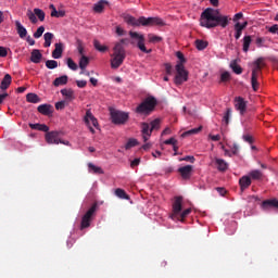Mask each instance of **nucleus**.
<instances>
[{"mask_svg": "<svg viewBox=\"0 0 278 278\" xmlns=\"http://www.w3.org/2000/svg\"><path fill=\"white\" fill-rule=\"evenodd\" d=\"M200 25L212 29V27H227L229 25V16L220 14L218 10L206 9L201 14Z\"/></svg>", "mask_w": 278, "mask_h": 278, "instance_id": "obj_1", "label": "nucleus"}, {"mask_svg": "<svg viewBox=\"0 0 278 278\" xmlns=\"http://www.w3.org/2000/svg\"><path fill=\"white\" fill-rule=\"evenodd\" d=\"M125 22L132 27H140V25H142L143 27H153L155 25H159L160 27L164 26V21L160 17L147 18L144 16H141L139 18H136L131 15H127L125 16Z\"/></svg>", "mask_w": 278, "mask_h": 278, "instance_id": "obj_2", "label": "nucleus"}, {"mask_svg": "<svg viewBox=\"0 0 278 278\" xmlns=\"http://www.w3.org/2000/svg\"><path fill=\"white\" fill-rule=\"evenodd\" d=\"M182 205L184 198L176 197L173 203V213L170 215L172 220H180V223H184V219L191 214L192 208H186L185 211H181L184 208Z\"/></svg>", "mask_w": 278, "mask_h": 278, "instance_id": "obj_3", "label": "nucleus"}, {"mask_svg": "<svg viewBox=\"0 0 278 278\" xmlns=\"http://www.w3.org/2000/svg\"><path fill=\"white\" fill-rule=\"evenodd\" d=\"M125 48L123 42H118L113 48V54H111V68H119L125 62Z\"/></svg>", "mask_w": 278, "mask_h": 278, "instance_id": "obj_4", "label": "nucleus"}, {"mask_svg": "<svg viewBox=\"0 0 278 278\" xmlns=\"http://www.w3.org/2000/svg\"><path fill=\"white\" fill-rule=\"evenodd\" d=\"M62 136H66L65 130L48 131L46 134V142L48 144H65L66 147H68V144H71V142L68 140H66V141L62 140L61 139Z\"/></svg>", "mask_w": 278, "mask_h": 278, "instance_id": "obj_5", "label": "nucleus"}, {"mask_svg": "<svg viewBox=\"0 0 278 278\" xmlns=\"http://www.w3.org/2000/svg\"><path fill=\"white\" fill-rule=\"evenodd\" d=\"M157 104V100L153 97H148L141 102L137 109V114H151L153 112L155 105Z\"/></svg>", "mask_w": 278, "mask_h": 278, "instance_id": "obj_6", "label": "nucleus"}, {"mask_svg": "<svg viewBox=\"0 0 278 278\" xmlns=\"http://www.w3.org/2000/svg\"><path fill=\"white\" fill-rule=\"evenodd\" d=\"M111 121L114 125H125L129 121V113L118 111L115 109L110 110Z\"/></svg>", "mask_w": 278, "mask_h": 278, "instance_id": "obj_7", "label": "nucleus"}, {"mask_svg": "<svg viewBox=\"0 0 278 278\" xmlns=\"http://www.w3.org/2000/svg\"><path fill=\"white\" fill-rule=\"evenodd\" d=\"M129 36L132 40V43H136L138 49L142 51V53H151V50H148L147 46H144V35L136 31H130Z\"/></svg>", "mask_w": 278, "mask_h": 278, "instance_id": "obj_8", "label": "nucleus"}, {"mask_svg": "<svg viewBox=\"0 0 278 278\" xmlns=\"http://www.w3.org/2000/svg\"><path fill=\"white\" fill-rule=\"evenodd\" d=\"M76 48L79 55H81V58L79 59V68L81 70L80 74H84V71H86L88 64H90V59L84 55V43L81 42V40L76 41Z\"/></svg>", "mask_w": 278, "mask_h": 278, "instance_id": "obj_9", "label": "nucleus"}, {"mask_svg": "<svg viewBox=\"0 0 278 278\" xmlns=\"http://www.w3.org/2000/svg\"><path fill=\"white\" fill-rule=\"evenodd\" d=\"M184 81H188V71L184 67L182 63L176 64V76H175V84L180 86Z\"/></svg>", "mask_w": 278, "mask_h": 278, "instance_id": "obj_10", "label": "nucleus"}, {"mask_svg": "<svg viewBox=\"0 0 278 278\" xmlns=\"http://www.w3.org/2000/svg\"><path fill=\"white\" fill-rule=\"evenodd\" d=\"M85 123L88 127V129L91 131V134H94L96 129H99V121H97V117L88 110L85 115Z\"/></svg>", "mask_w": 278, "mask_h": 278, "instance_id": "obj_11", "label": "nucleus"}, {"mask_svg": "<svg viewBox=\"0 0 278 278\" xmlns=\"http://www.w3.org/2000/svg\"><path fill=\"white\" fill-rule=\"evenodd\" d=\"M96 212H97V204L92 205L84 215L80 229H86L90 227V222L92 220V216H94Z\"/></svg>", "mask_w": 278, "mask_h": 278, "instance_id": "obj_12", "label": "nucleus"}, {"mask_svg": "<svg viewBox=\"0 0 278 278\" xmlns=\"http://www.w3.org/2000/svg\"><path fill=\"white\" fill-rule=\"evenodd\" d=\"M261 71H262V67H260V65H253L251 84H252V88H253L254 92H257V90L260 88V83L257 81V79H260Z\"/></svg>", "mask_w": 278, "mask_h": 278, "instance_id": "obj_13", "label": "nucleus"}, {"mask_svg": "<svg viewBox=\"0 0 278 278\" xmlns=\"http://www.w3.org/2000/svg\"><path fill=\"white\" fill-rule=\"evenodd\" d=\"M61 94H63L65 99L55 103V110H64V108H67L71 103V90L62 89Z\"/></svg>", "mask_w": 278, "mask_h": 278, "instance_id": "obj_14", "label": "nucleus"}, {"mask_svg": "<svg viewBox=\"0 0 278 278\" xmlns=\"http://www.w3.org/2000/svg\"><path fill=\"white\" fill-rule=\"evenodd\" d=\"M192 170H194V167L192 165H186L178 169L182 179H189L192 175Z\"/></svg>", "mask_w": 278, "mask_h": 278, "instance_id": "obj_15", "label": "nucleus"}, {"mask_svg": "<svg viewBox=\"0 0 278 278\" xmlns=\"http://www.w3.org/2000/svg\"><path fill=\"white\" fill-rule=\"evenodd\" d=\"M141 131H142L143 142H147V140L151 138V134L153 132V129H151V125L143 123L141 126Z\"/></svg>", "mask_w": 278, "mask_h": 278, "instance_id": "obj_16", "label": "nucleus"}, {"mask_svg": "<svg viewBox=\"0 0 278 278\" xmlns=\"http://www.w3.org/2000/svg\"><path fill=\"white\" fill-rule=\"evenodd\" d=\"M235 108L240 112V114H244L247 112V101L243 98H236Z\"/></svg>", "mask_w": 278, "mask_h": 278, "instance_id": "obj_17", "label": "nucleus"}, {"mask_svg": "<svg viewBox=\"0 0 278 278\" xmlns=\"http://www.w3.org/2000/svg\"><path fill=\"white\" fill-rule=\"evenodd\" d=\"M229 147H230V150H227L225 146H222V149L225 155L228 157H232V155H238V152L240 151V148L238 147V144L233 143L232 146H229Z\"/></svg>", "mask_w": 278, "mask_h": 278, "instance_id": "obj_18", "label": "nucleus"}, {"mask_svg": "<svg viewBox=\"0 0 278 278\" xmlns=\"http://www.w3.org/2000/svg\"><path fill=\"white\" fill-rule=\"evenodd\" d=\"M30 62L33 64H40L42 62V53L38 49H34L30 53Z\"/></svg>", "mask_w": 278, "mask_h": 278, "instance_id": "obj_19", "label": "nucleus"}, {"mask_svg": "<svg viewBox=\"0 0 278 278\" xmlns=\"http://www.w3.org/2000/svg\"><path fill=\"white\" fill-rule=\"evenodd\" d=\"M15 29L20 38H27V28L21 24V21H15Z\"/></svg>", "mask_w": 278, "mask_h": 278, "instance_id": "obj_20", "label": "nucleus"}, {"mask_svg": "<svg viewBox=\"0 0 278 278\" xmlns=\"http://www.w3.org/2000/svg\"><path fill=\"white\" fill-rule=\"evenodd\" d=\"M39 114H43V116H50V114H52L53 111V106L51 104H40L37 108Z\"/></svg>", "mask_w": 278, "mask_h": 278, "instance_id": "obj_21", "label": "nucleus"}, {"mask_svg": "<svg viewBox=\"0 0 278 278\" xmlns=\"http://www.w3.org/2000/svg\"><path fill=\"white\" fill-rule=\"evenodd\" d=\"M11 85H12V76L10 74H5L0 84V90H8Z\"/></svg>", "mask_w": 278, "mask_h": 278, "instance_id": "obj_22", "label": "nucleus"}, {"mask_svg": "<svg viewBox=\"0 0 278 278\" xmlns=\"http://www.w3.org/2000/svg\"><path fill=\"white\" fill-rule=\"evenodd\" d=\"M247 25H249L248 22H244L243 24H240V22H238L237 24H235V38L236 40H240V36H242V29L247 28Z\"/></svg>", "mask_w": 278, "mask_h": 278, "instance_id": "obj_23", "label": "nucleus"}, {"mask_svg": "<svg viewBox=\"0 0 278 278\" xmlns=\"http://www.w3.org/2000/svg\"><path fill=\"white\" fill-rule=\"evenodd\" d=\"M54 47H55V48H54V50L52 51V58H53L54 60H60V58H62V53H63V51H64L63 45L59 42V43H55Z\"/></svg>", "mask_w": 278, "mask_h": 278, "instance_id": "obj_24", "label": "nucleus"}, {"mask_svg": "<svg viewBox=\"0 0 278 278\" xmlns=\"http://www.w3.org/2000/svg\"><path fill=\"white\" fill-rule=\"evenodd\" d=\"M52 84L55 88H59V86H66L68 84V76L63 75L61 77H58L53 80Z\"/></svg>", "mask_w": 278, "mask_h": 278, "instance_id": "obj_25", "label": "nucleus"}, {"mask_svg": "<svg viewBox=\"0 0 278 278\" xmlns=\"http://www.w3.org/2000/svg\"><path fill=\"white\" fill-rule=\"evenodd\" d=\"M215 166L217 167L218 170L225 172L227 168H229V163H227L223 159H215Z\"/></svg>", "mask_w": 278, "mask_h": 278, "instance_id": "obj_26", "label": "nucleus"}, {"mask_svg": "<svg viewBox=\"0 0 278 278\" xmlns=\"http://www.w3.org/2000/svg\"><path fill=\"white\" fill-rule=\"evenodd\" d=\"M88 173L92 175H103V168L100 166L94 165L93 163H88Z\"/></svg>", "mask_w": 278, "mask_h": 278, "instance_id": "obj_27", "label": "nucleus"}, {"mask_svg": "<svg viewBox=\"0 0 278 278\" xmlns=\"http://www.w3.org/2000/svg\"><path fill=\"white\" fill-rule=\"evenodd\" d=\"M263 210L265 212H268V210H271V207H277L278 208V201L277 200H266L262 204Z\"/></svg>", "mask_w": 278, "mask_h": 278, "instance_id": "obj_28", "label": "nucleus"}, {"mask_svg": "<svg viewBox=\"0 0 278 278\" xmlns=\"http://www.w3.org/2000/svg\"><path fill=\"white\" fill-rule=\"evenodd\" d=\"M239 186L242 191L247 190L249 186H251V177L250 176H243L239 180Z\"/></svg>", "mask_w": 278, "mask_h": 278, "instance_id": "obj_29", "label": "nucleus"}, {"mask_svg": "<svg viewBox=\"0 0 278 278\" xmlns=\"http://www.w3.org/2000/svg\"><path fill=\"white\" fill-rule=\"evenodd\" d=\"M105 5H108L106 0H100L93 5V12L101 13L103 10H105Z\"/></svg>", "mask_w": 278, "mask_h": 278, "instance_id": "obj_30", "label": "nucleus"}, {"mask_svg": "<svg viewBox=\"0 0 278 278\" xmlns=\"http://www.w3.org/2000/svg\"><path fill=\"white\" fill-rule=\"evenodd\" d=\"M30 129H35L37 131H45L46 134L49 131V126L46 124H29Z\"/></svg>", "mask_w": 278, "mask_h": 278, "instance_id": "obj_31", "label": "nucleus"}, {"mask_svg": "<svg viewBox=\"0 0 278 278\" xmlns=\"http://www.w3.org/2000/svg\"><path fill=\"white\" fill-rule=\"evenodd\" d=\"M230 68L236 73V75H242V67L238 64V61H231Z\"/></svg>", "mask_w": 278, "mask_h": 278, "instance_id": "obj_32", "label": "nucleus"}, {"mask_svg": "<svg viewBox=\"0 0 278 278\" xmlns=\"http://www.w3.org/2000/svg\"><path fill=\"white\" fill-rule=\"evenodd\" d=\"M26 101L28 103H40V97L36 93H27Z\"/></svg>", "mask_w": 278, "mask_h": 278, "instance_id": "obj_33", "label": "nucleus"}, {"mask_svg": "<svg viewBox=\"0 0 278 278\" xmlns=\"http://www.w3.org/2000/svg\"><path fill=\"white\" fill-rule=\"evenodd\" d=\"M134 147H138V139L136 138L128 139L125 144L126 151H129V149H134Z\"/></svg>", "mask_w": 278, "mask_h": 278, "instance_id": "obj_34", "label": "nucleus"}, {"mask_svg": "<svg viewBox=\"0 0 278 278\" xmlns=\"http://www.w3.org/2000/svg\"><path fill=\"white\" fill-rule=\"evenodd\" d=\"M201 129H203V127L200 126L198 128L187 130L181 134V138H187V136H195V134H199V131H201Z\"/></svg>", "mask_w": 278, "mask_h": 278, "instance_id": "obj_35", "label": "nucleus"}, {"mask_svg": "<svg viewBox=\"0 0 278 278\" xmlns=\"http://www.w3.org/2000/svg\"><path fill=\"white\" fill-rule=\"evenodd\" d=\"M45 43L43 47L49 48L51 47V41L53 40V34L52 33H46L43 35Z\"/></svg>", "mask_w": 278, "mask_h": 278, "instance_id": "obj_36", "label": "nucleus"}, {"mask_svg": "<svg viewBox=\"0 0 278 278\" xmlns=\"http://www.w3.org/2000/svg\"><path fill=\"white\" fill-rule=\"evenodd\" d=\"M93 47H94V49H97V51H100V53H105V51H108V47L101 45V42H99V40L93 41Z\"/></svg>", "mask_w": 278, "mask_h": 278, "instance_id": "obj_37", "label": "nucleus"}, {"mask_svg": "<svg viewBox=\"0 0 278 278\" xmlns=\"http://www.w3.org/2000/svg\"><path fill=\"white\" fill-rule=\"evenodd\" d=\"M251 36H245L243 38V51L244 53H248L249 52V48L251 47Z\"/></svg>", "mask_w": 278, "mask_h": 278, "instance_id": "obj_38", "label": "nucleus"}, {"mask_svg": "<svg viewBox=\"0 0 278 278\" xmlns=\"http://www.w3.org/2000/svg\"><path fill=\"white\" fill-rule=\"evenodd\" d=\"M115 195L118 199H125V200H129V195H127V192H125V190L118 188L115 190Z\"/></svg>", "mask_w": 278, "mask_h": 278, "instance_id": "obj_39", "label": "nucleus"}, {"mask_svg": "<svg viewBox=\"0 0 278 278\" xmlns=\"http://www.w3.org/2000/svg\"><path fill=\"white\" fill-rule=\"evenodd\" d=\"M148 40H149V42H152L153 45H155L157 42H162V37L156 36L154 34H149L148 35Z\"/></svg>", "mask_w": 278, "mask_h": 278, "instance_id": "obj_40", "label": "nucleus"}, {"mask_svg": "<svg viewBox=\"0 0 278 278\" xmlns=\"http://www.w3.org/2000/svg\"><path fill=\"white\" fill-rule=\"evenodd\" d=\"M26 16H28V20H29L30 23H33L34 25H36V23H38V18L36 17V13L33 12L31 10H28V11H27Z\"/></svg>", "mask_w": 278, "mask_h": 278, "instance_id": "obj_41", "label": "nucleus"}, {"mask_svg": "<svg viewBox=\"0 0 278 278\" xmlns=\"http://www.w3.org/2000/svg\"><path fill=\"white\" fill-rule=\"evenodd\" d=\"M195 47L199 51H203V49L207 48V41H203V40H195Z\"/></svg>", "mask_w": 278, "mask_h": 278, "instance_id": "obj_42", "label": "nucleus"}, {"mask_svg": "<svg viewBox=\"0 0 278 278\" xmlns=\"http://www.w3.org/2000/svg\"><path fill=\"white\" fill-rule=\"evenodd\" d=\"M249 175L250 179H262V172H260L258 169L250 172Z\"/></svg>", "mask_w": 278, "mask_h": 278, "instance_id": "obj_43", "label": "nucleus"}, {"mask_svg": "<svg viewBox=\"0 0 278 278\" xmlns=\"http://www.w3.org/2000/svg\"><path fill=\"white\" fill-rule=\"evenodd\" d=\"M46 66L50 71H53V68H58V61H55V60H48V61H46Z\"/></svg>", "mask_w": 278, "mask_h": 278, "instance_id": "obj_44", "label": "nucleus"}, {"mask_svg": "<svg viewBox=\"0 0 278 278\" xmlns=\"http://www.w3.org/2000/svg\"><path fill=\"white\" fill-rule=\"evenodd\" d=\"M35 12V16H37V18H39V21H45V11H42L41 9H34Z\"/></svg>", "mask_w": 278, "mask_h": 278, "instance_id": "obj_45", "label": "nucleus"}, {"mask_svg": "<svg viewBox=\"0 0 278 278\" xmlns=\"http://www.w3.org/2000/svg\"><path fill=\"white\" fill-rule=\"evenodd\" d=\"M161 123H162V121L160 118H156V119L152 121L151 124H150V127H151L152 131L154 129H160V124Z\"/></svg>", "mask_w": 278, "mask_h": 278, "instance_id": "obj_46", "label": "nucleus"}, {"mask_svg": "<svg viewBox=\"0 0 278 278\" xmlns=\"http://www.w3.org/2000/svg\"><path fill=\"white\" fill-rule=\"evenodd\" d=\"M45 34V26H40L37 28V30L34 33V38H41Z\"/></svg>", "mask_w": 278, "mask_h": 278, "instance_id": "obj_47", "label": "nucleus"}, {"mask_svg": "<svg viewBox=\"0 0 278 278\" xmlns=\"http://www.w3.org/2000/svg\"><path fill=\"white\" fill-rule=\"evenodd\" d=\"M10 51V48H5L3 46H0V58H8V52Z\"/></svg>", "mask_w": 278, "mask_h": 278, "instance_id": "obj_48", "label": "nucleus"}, {"mask_svg": "<svg viewBox=\"0 0 278 278\" xmlns=\"http://www.w3.org/2000/svg\"><path fill=\"white\" fill-rule=\"evenodd\" d=\"M229 78H230L229 72H223L222 73V75H220V80L222 81H229Z\"/></svg>", "mask_w": 278, "mask_h": 278, "instance_id": "obj_49", "label": "nucleus"}, {"mask_svg": "<svg viewBox=\"0 0 278 278\" xmlns=\"http://www.w3.org/2000/svg\"><path fill=\"white\" fill-rule=\"evenodd\" d=\"M164 144H172V147H173L174 144H177V139H175V137H172L167 140H165Z\"/></svg>", "mask_w": 278, "mask_h": 278, "instance_id": "obj_50", "label": "nucleus"}, {"mask_svg": "<svg viewBox=\"0 0 278 278\" xmlns=\"http://www.w3.org/2000/svg\"><path fill=\"white\" fill-rule=\"evenodd\" d=\"M262 64H264V59L258 58L256 61L253 62V66H260L262 68Z\"/></svg>", "mask_w": 278, "mask_h": 278, "instance_id": "obj_51", "label": "nucleus"}, {"mask_svg": "<svg viewBox=\"0 0 278 278\" xmlns=\"http://www.w3.org/2000/svg\"><path fill=\"white\" fill-rule=\"evenodd\" d=\"M176 58H178V60H180L178 62V64H184V62H186V59H184V53H181V52H177Z\"/></svg>", "mask_w": 278, "mask_h": 278, "instance_id": "obj_52", "label": "nucleus"}, {"mask_svg": "<svg viewBox=\"0 0 278 278\" xmlns=\"http://www.w3.org/2000/svg\"><path fill=\"white\" fill-rule=\"evenodd\" d=\"M180 162H191V164H194V156H185L180 159Z\"/></svg>", "mask_w": 278, "mask_h": 278, "instance_id": "obj_53", "label": "nucleus"}, {"mask_svg": "<svg viewBox=\"0 0 278 278\" xmlns=\"http://www.w3.org/2000/svg\"><path fill=\"white\" fill-rule=\"evenodd\" d=\"M76 84H77L78 88H86V85L88 84V81H86V80H76Z\"/></svg>", "mask_w": 278, "mask_h": 278, "instance_id": "obj_54", "label": "nucleus"}, {"mask_svg": "<svg viewBox=\"0 0 278 278\" xmlns=\"http://www.w3.org/2000/svg\"><path fill=\"white\" fill-rule=\"evenodd\" d=\"M115 31L117 36H125V29H123L121 26H117Z\"/></svg>", "mask_w": 278, "mask_h": 278, "instance_id": "obj_55", "label": "nucleus"}, {"mask_svg": "<svg viewBox=\"0 0 278 278\" xmlns=\"http://www.w3.org/2000/svg\"><path fill=\"white\" fill-rule=\"evenodd\" d=\"M172 134H173V130H170L169 127H166V128L162 131L161 136H170Z\"/></svg>", "mask_w": 278, "mask_h": 278, "instance_id": "obj_56", "label": "nucleus"}, {"mask_svg": "<svg viewBox=\"0 0 278 278\" xmlns=\"http://www.w3.org/2000/svg\"><path fill=\"white\" fill-rule=\"evenodd\" d=\"M8 97H10L8 92L0 93V105L5 101V99H8Z\"/></svg>", "mask_w": 278, "mask_h": 278, "instance_id": "obj_57", "label": "nucleus"}, {"mask_svg": "<svg viewBox=\"0 0 278 278\" xmlns=\"http://www.w3.org/2000/svg\"><path fill=\"white\" fill-rule=\"evenodd\" d=\"M208 138L213 140V142H218V140H220V135H210Z\"/></svg>", "mask_w": 278, "mask_h": 278, "instance_id": "obj_58", "label": "nucleus"}, {"mask_svg": "<svg viewBox=\"0 0 278 278\" xmlns=\"http://www.w3.org/2000/svg\"><path fill=\"white\" fill-rule=\"evenodd\" d=\"M26 41L28 42V45H29L30 47H34V45H36V40H34V38H31V36H28V37L26 38Z\"/></svg>", "mask_w": 278, "mask_h": 278, "instance_id": "obj_59", "label": "nucleus"}, {"mask_svg": "<svg viewBox=\"0 0 278 278\" xmlns=\"http://www.w3.org/2000/svg\"><path fill=\"white\" fill-rule=\"evenodd\" d=\"M139 165H140V159H135L130 163L131 168H134L135 166H139Z\"/></svg>", "mask_w": 278, "mask_h": 278, "instance_id": "obj_60", "label": "nucleus"}, {"mask_svg": "<svg viewBox=\"0 0 278 278\" xmlns=\"http://www.w3.org/2000/svg\"><path fill=\"white\" fill-rule=\"evenodd\" d=\"M50 8L52 9L51 16L58 17L59 15H58V10L55 9V7L53 4H51Z\"/></svg>", "mask_w": 278, "mask_h": 278, "instance_id": "obj_61", "label": "nucleus"}, {"mask_svg": "<svg viewBox=\"0 0 278 278\" xmlns=\"http://www.w3.org/2000/svg\"><path fill=\"white\" fill-rule=\"evenodd\" d=\"M165 71H166L167 75H170V73L173 72V66H170V64L166 63Z\"/></svg>", "mask_w": 278, "mask_h": 278, "instance_id": "obj_62", "label": "nucleus"}, {"mask_svg": "<svg viewBox=\"0 0 278 278\" xmlns=\"http://www.w3.org/2000/svg\"><path fill=\"white\" fill-rule=\"evenodd\" d=\"M243 140L245 141V142H253V137H251L250 135H243Z\"/></svg>", "mask_w": 278, "mask_h": 278, "instance_id": "obj_63", "label": "nucleus"}, {"mask_svg": "<svg viewBox=\"0 0 278 278\" xmlns=\"http://www.w3.org/2000/svg\"><path fill=\"white\" fill-rule=\"evenodd\" d=\"M240 18H242V13H237L233 17V21H240Z\"/></svg>", "mask_w": 278, "mask_h": 278, "instance_id": "obj_64", "label": "nucleus"}]
</instances>
